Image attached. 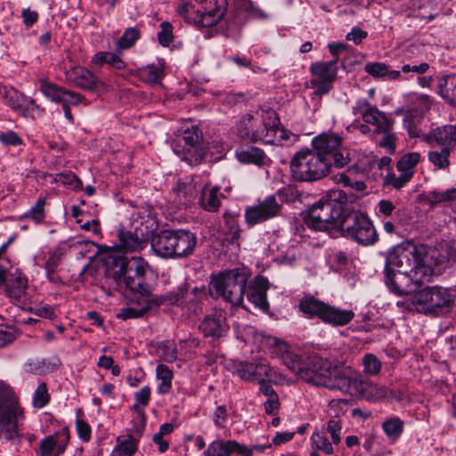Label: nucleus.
<instances>
[{"instance_id":"1","label":"nucleus","mask_w":456,"mask_h":456,"mask_svg":"<svg viewBox=\"0 0 456 456\" xmlns=\"http://www.w3.org/2000/svg\"><path fill=\"white\" fill-rule=\"evenodd\" d=\"M262 339L267 345L275 346L276 355L298 379L316 387L341 392L343 377L348 366L333 364L317 355L303 357L289 349L286 343L272 336H262Z\"/></svg>"},{"instance_id":"2","label":"nucleus","mask_w":456,"mask_h":456,"mask_svg":"<svg viewBox=\"0 0 456 456\" xmlns=\"http://www.w3.org/2000/svg\"><path fill=\"white\" fill-rule=\"evenodd\" d=\"M147 264L141 257H132L123 260L119 269L115 273V279L118 285H124L134 294V299L141 305L140 307L128 306L121 308L117 317L121 320L142 317L150 309L159 307L153 299L159 295L151 293V286L145 282Z\"/></svg>"},{"instance_id":"3","label":"nucleus","mask_w":456,"mask_h":456,"mask_svg":"<svg viewBox=\"0 0 456 456\" xmlns=\"http://www.w3.org/2000/svg\"><path fill=\"white\" fill-rule=\"evenodd\" d=\"M280 120L273 110H259L241 116L233 129L241 139L265 144L276 143Z\"/></svg>"},{"instance_id":"4","label":"nucleus","mask_w":456,"mask_h":456,"mask_svg":"<svg viewBox=\"0 0 456 456\" xmlns=\"http://www.w3.org/2000/svg\"><path fill=\"white\" fill-rule=\"evenodd\" d=\"M24 410L12 387L0 380V440L20 441V426L24 420Z\"/></svg>"},{"instance_id":"5","label":"nucleus","mask_w":456,"mask_h":456,"mask_svg":"<svg viewBox=\"0 0 456 456\" xmlns=\"http://www.w3.org/2000/svg\"><path fill=\"white\" fill-rule=\"evenodd\" d=\"M455 298V289L433 286L426 287L408 298L397 301L396 305L409 312L437 314L442 309L450 307Z\"/></svg>"},{"instance_id":"6","label":"nucleus","mask_w":456,"mask_h":456,"mask_svg":"<svg viewBox=\"0 0 456 456\" xmlns=\"http://www.w3.org/2000/svg\"><path fill=\"white\" fill-rule=\"evenodd\" d=\"M197 236L189 230H165L151 239V248L163 258H184L192 255Z\"/></svg>"},{"instance_id":"7","label":"nucleus","mask_w":456,"mask_h":456,"mask_svg":"<svg viewBox=\"0 0 456 456\" xmlns=\"http://www.w3.org/2000/svg\"><path fill=\"white\" fill-rule=\"evenodd\" d=\"M342 191H332L329 198H322L308 210L305 224L314 231H329L339 228L344 210L341 201Z\"/></svg>"},{"instance_id":"8","label":"nucleus","mask_w":456,"mask_h":456,"mask_svg":"<svg viewBox=\"0 0 456 456\" xmlns=\"http://www.w3.org/2000/svg\"><path fill=\"white\" fill-rule=\"evenodd\" d=\"M247 281V273L240 268H234L213 274L208 289L212 295L222 297L232 305H240Z\"/></svg>"},{"instance_id":"9","label":"nucleus","mask_w":456,"mask_h":456,"mask_svg":"<svg viewBox=\"0 0 456 456\" xmlns=\"http://www.w3.org/2000/svg\"><path fill=\"white\" fill-rule=\"evenodd\" d=\"M290 170L297 181L316 182L326 177L331 168L312 148H304L293 156Z\"/></svg>"},{"instance_id":"10","label":"nucleus","mask_w":456,"mask_h":456,"mask_svg":"<svg viewBox=\"0 0 456 456\" xmlns=\"http://www.w3.org/2000/svg\"><path fill=\"white\" fill-rule=\"evenodd\" d=\"M311 148L330 168H343L351 162V153L343 144V138L335 133H322L311 141Z\"/></svg>"},{"instance_id":"11","label":"nucleus","mask_w":456,"mask_h":456,"mask_svg":"<svg viewBox=\"0 0 456 456\" xmlns=\"http://www.w3.org/2000/svg\"><path fill=\"white\" fill-rule=\"evenodd\" d=\"M343 378L341 393L344 395L370 403L381 401L388 396L389 389L387 387L372 382L350 366Z\"/></svg>"},{"instance_id":"12","label":"nucleus","mask_w":456,"mask_h":456,"mask_svg":"<svg viewBox=\"0 0 456 456\" xmlns=\"http://www.w3.org/2000/svg\"><path fill=\"white\" fill-rule=\"evenodd\" d=\"M424 140L431 146H441L428 154V161L436 168L445 170L450 166L452 148L456 146V126L437 127L425 134Z\"/></svg>"},{"instance_id":"13","label":"nucleus","mask_w":456,"mask_h":456,"mask_svg":"<svg viewBox=\"0 0 456 456\" xmlns=\"http://www.w3.org/2000/svg\"><path fill=\"white\" fill-rule=\"evenodd\" d=\"M338 231H340L343 236L363 246L373 245L379 239L370 219L360 211L345 212Z\"/></svg>"},{"instance_id":"14","label":"nucleus","mask_w":456,"mask_h":456,"mask_svg":"<svg viewBox=\"0 0 456 456\" xmlns=\"http://www.w3.org/2000/svg\"><path fill=\"white\" fill-rule=\"evenodd\" d=\"M432 273V267H419L415 272L385 268V282L393 293L411 297Z\"/></svg>"},{"instance_id":"15","label":"nucleus","mask_w":456,"mask_h":456,"mask_svg":"<svg viewBox=\"0 0 456 456\" xmlns=\"http://www.w3.org/2000/svg\"><path fill=\"white\" fill-rule=\"evenodd\" d=\"M419 267L431 266L426 262L423 249L411 242L398 244L387 255L385 268L415 272Z\"/></svg>"},{"instance_id":"16","label":"nucleus","mask_w":456,"mask_h":456,"mask_svg":"<svg viewBox=\"0 0 456 456\" xmlns=\"http://www.w3.org/2000/svg\"><path fill=\"white\" fill-rule=\"evenodd\" d=\"M207 297L206 288L194 287L188 291V285L183 283L175 289L160 294L153 299L157 305H175L182 307L188 314L197 315L201 311V303Z\"/></svg>"},{"instance_id":"17","label":"nucleus","mask_w":456,"mask_h":456,"mask_svg":"<svg viewBox=\"0 0 456 456\" xmlns=\"http://www.w3.org/2000/svg\"><path fill=\"white\" fill-rule=\"evenodd\" d=\"M132 224L134 231L121 232L119 235L118 248L125 253L143 249L157 229L155 220L149 214L134 218Z\"/></svg>"},{"instance_id":"18","label":"nucleus","mask_w":456,"mask_h":456,"mask_svg":"<svg viewBox=\"0 0 456 456\" xmlns=\"http://www.w3.org/2000/svg\"><path fill=\"white\" fill-rule=\"evenodd\" d=\"M282 209L281 198L271 194L258 200L257 203L245 208L244 218L248 227H254L281 215Z\"/></svg>"},{"instance_id":"19","label":"nucleus","mask_w":456,"mask_h":456,"mask_svg":"<svg viewBox=\"0 0 456 456\" xmlns=\"http://www.w3.org/2000/svg\"><path fill=\"white\" fill-rule=\"evenodd\" d=\"M233 373L245 381H256L260 377H266L269 381L281 383L283 376L265 362L248 361L234 363Z\"/></svg>"},{"instance_id":"20","label":"nucleus","mask_w":456,"mask_h":456,"mask_svg":"<svg viewBox=\"0 0 456 456\" xmlns=\"http://www.w3.org/2000/svg\"><path fill=\"white\" fill-rule=\"evenodd\" d=\"M353 113L360 115L366 124L372 125L375 127V134L393 128L394 121L376 106L371 105L367 99H359L353 107Z\"/></svg>"},{"instance_id":"21","label":"nucleus","mask_w":456,"mask_h":456,"mask_svg":"<svg viewBox=\"0 0 456 456\" xmlns=\"http://www.w3.org/2000/svg\"><path fill=\"white\" fill-rule=\"evenodd\" d=\"M0 97L6 106L25 118L31 112L41 110L34 99L12 86H1Z\"/></svg>"},{"instance_id":"22","label":"nucleus","mask_w":456,"mask_h":456,"mask_svg":"<svg viewBox=\"0 0 456 456\" xmlns=\"http://www.w3.org/2000/svg\"><path fill=\"white\" fill-rule=\"evenodd\" d=\"M248 445L236 440L216 439L203 452V456H250Z\"/></svg>"},{"instance_id":"23","label":"nucleus","mask_w":456,"mask_h":456,"mask_svg":"<svg viewBox=\"0 0 456 456\" xmlns=\"http://www.w3.org/2000/svg\"><path fill=\"white\" fill-rule=\"evenodd\" d=\"M69 442V433L64 428L43 438L37 453L39 456H61L62 455Z\"/></svg>"},{"instance_id":"24","label":"nucleus","mask_w":456,"mask_h":456,"mask_svg":"<svg viewBox=\"0 0 456 456\" xmlns=\"http://www.w3.org/2000/svg\"><path fill=\"white\" fill-rule=\"evenodd\" d=\"M200 5L201 20L200 28L216 25L225 14L227 10L226 0H195Z\"/></svg>"},{"instance_id":"25","label":"nucleus","mask_w":456,"mask_h":456,"mask_svg":"<svg viewBox=\"0 0 456 456\" xmlns=\"http://www.w3.org/2000/svg\"><path fill=\"white\" fill-rule=\"evenodd\" d=\"M268 289V281L264 278H257L253 283H250L245 288L244 294L246 293L248 302H250L256 308L264 312L269 308V304L266 298V291Z\"/></svg>"},{"instance_id":"26","label":"nucleus","mask_w":456,"mask_h":456,"mask_svg":"<svg viewBox=\"0 0 456 456\" xmlns=\"http://www.w3.org/2000/svg\"><path fill=\"white\" fill-rule=\"evenodd\" d=\"M65 77L69 84L88 91L94 90L98 81L90 70L81 66L70 68L65 72Z\"/></svg>"},{"instance_id":"27","label":"nucleus","mask_w":456,"mask_h":456,"mask_svg":"<svg viewBox=\"0 0 456 456\" xmlns=\"http://www.w3.org/2000/svg\"><path fill=\"white\" fill-rule=\"evenodd\" d=\"M200 330L205 337L221 338L227 331L225 318L221 313L208 315L200 322Z\"/></svg>"},{"instance_id":"28","label":"nucleus","mask_w":456,"mask_h":456,"mask_svg":"<svg viewBox=\"0 0 456 456\" xmlns=\"http://www.w3.org/2000/svg\"><path fill=\"white\" fill-rule=\"evenodd\" d=\"M354 317L352 310L341 309L326 303L321 321L334 327H340L348 324Z\"/></svg>"},{"instance_id":"29","label":"nucleus","mask_w":456,"mask_h":456,"mask_svg":"<svg viewBox=\"0 0 456 456\" xmlns=\"http://www.w3.org/2000/svg\"><path fill=\"white\" fill-rule=\"evenodd\" d=\"M338 60L330 61H317L310 66V72L313 75V82L333 83L338 73Z\"/></svg>"},{"instance_id":"30","label":"nucleus","mask_w":456,"mask_h":456,"mask_svg":"<svg viewBox=\"0 0 456 456\" xmlns=\"http://www.w3.org/2000/svg\"><path fill=\"white\" fill-rule=\"evenodd\" d=\"M144 424L136 427L137 437L132 435L119 436L117 438V445L112 450L110 456H133L137 450L138 439L142 436Z\"/></svg>"},{"instance_id":"31","label":"nucleus","mask_w":456,"mask_h":456,"mask_svg":"<svg viewBox=\"0 0 456 456\" xmlns=\"http://www.w3.org/2000/svg\"><path fill=\"white\" fill-rule=\"evenodd\" d=\"M171 147L173 152L180 158V159L187 162L191 166L199 164L204 157L203 151L188 147L181 138L174 140L171 143Z\"/></svg>"},{"instance_id":"32","label":"nucleus","mask_w":456,"mask_h":456,"mask_svg":"<svg viewBox=\"0 0 456 456\" xmlns=\"http://www.w3.org/2000/svg\"><path fill=\"white\" fill-rule=\"evenodd\" d=\"M175 13L186 23L200 28L201 20L200 6L196 7L191 0H180L175 6Z\"/></svg>"},{"instance_id":"33","label":"nucleus","mask_w":456,"mask_h":456,"mask_svg":"<svg viewBox=\"0 0 456 456\" xmlns=\"http://www.w3.org/2000/svg\"><path fill=\"white\" fill-rule=\"evenodd\" d=\"M235 155L237 159L244 164L265 166L269 161L264 151L256 147L240 148Z\"/></svg>"},{"instance_id":"34","label":"nucleus","mask_w":456,"mask_h":456,"mask_svg":"<svg viewBox=\"0 0 456 456\" xmlns=\"http://www.w3.org/2000/svg\"><path fill=\"white\" fill-rule=\"evenodd\" d=\"M165 76V65L162 62L143 66L137 70V77L149 85H158Z\"/></svg>"},{"instance_id":"35","label":"nucleus","mask_w":456,"mask_h":456,"mask_svg":"<svg viewBox=\"0 0 456 456\" xmlns=\"http://www.w3.org/2000/svg\"><path fill=\"white\" fill-rule=\"evenodd\" d=\"M222 198L219 187L204 188L199 204L206 211L216 212L220 208Z\"/></svg>"},{"instance_id":"36","label":"nucleus","mask_w":456,"mask_h":456,"mask_svg":"<svg viewBox=\"0 0 456 456\" xmlns=\"http://www.w3.org/2000/svg\"><path fill=\"white\" fill-rule=\"evenodd\" d=\"M326 303L313 296H305L298 303L299 310L308 318H319L321 320Z\"/></svg>"},{"instance_id":"37","label":"nucleus","mask_w":456,"mask_h":456,"mask_svg":"<svg viewBox=\"0 0 456 456\" xmlns=\"http://www.w3.org/2000/svg\"><path fill=\"white\" fill-rule=\"evenodd\" d=\"M364 70L376 78L387 80L403 79L400 70H390L388 66L383 62H369L364 66Z\"/></svg>"},{"instance_id":"38","label":"nucleus","mask_w":456,"mask_h":456,"mask_svg":"<svg viewBox=\"0 0 456 456\" xmlns=\"http://www.w3.org/2000/svg\"><path fill=\"white\" fill-rule=\"evenodd\" d=\"M61 362L58 358H41L30 360L26 363L27 370L34 374L42 375L56 370Z\"/></svg>"},{"instance_id":"39","label":"nucleus","mask_w":456,"mask_h":456,"mask_svg":"<svg viewBox=\"0 0 456 456\" xmlns=\"http://www.w3.org/2000/svg\"><path fill=\"white\" fill-rule=\"evenodd\" d=\"M422 159L423 158L419 152H407L398 159L396 169L398 172H403L412 178L417 166Z\"/></svg>"},{"instance_id":"40","label":"nucleus","mask_w":456,"mask_h":456,"mask_svg":"<svg viewBox=\"0 0 456 456\" xmlns=\"http://www.w3.org/2000/svg\"><path fill=\"white\" fill-rule=\"evenodd\" d=\"M118 53L117 52H98L92 57L91 61L94 66L100 67L103 64H108L118 70H121L126 68V63L119 57Z\"/></svg>"},{"instance_id":"41","label":"nucleus","mask_w":456,"mask_h":456,"mask_svg":"<svg viewBox=\"0 0 456 456\" xmlns=\"http://www.w3.org/2000/svg\"><path fill=\"white\" fill-rule=\"evenodd\" d=\"M382 430L391 443H395L404 430V422L396 416L385 419L381 425Z\"/></svg>"},{"instance_id":"42","label":"nucleus","mask_w":456,"mask_h":456,"mask_svg":"<svg viewBox=\"0 0 456 456\" xmlns=\"http://www.w3.org/2000/svg\"><path fill=\"white\" fill-rule=\"evenodd\" d=\"M156 378L159 381L157 392L159 395L168 394L172 389L174 373L165 364H158L156 367Z\"/></svg>"},{"instance_id":"43","label":"nucleus","mask_w":456,"mask_h":456,"mask_svg":"<svg viewBox=\"0 0 456 456\" xmlns=\"http://www.w3.org/2000/svg\"><path fill=\"white\" fill-rule=\"evenodd\" d=\"M141 37V31L136 27L127 28L116 43L115 50L117 53H122L134 45Z\"/></svg>"},{"instance_id":"44","label":"nucleus","mask_w":456,"mask_h":456,"mask_svg":"<svg viewBox=\"0 0 456 456\" xmlns=\"http://www.w3.org/2000/svg\"><path fill=\"white\" fill-rule=\"evenodd\" d=\"M456 200V188L445 191H431L426 195V202L434 208L437 205L445 204Z\"/></svg>"},{"instance_id":"45","label":"nucleus","mask_w":456,"mask_h":456,"mask_svg":"<svg viewBox=\"0 0 456 456\" xmlns=\"http://www.w3.org/2000/svg\"><path fill=\"white\" fill-rule=\"evenodd\" d=\"M439 94L449 103L456 105V75L444 77L439 84Z\"/></svg>"},{"instance_id":"46","label":"nucleus","mask_w":456,"mask_h":456,"mask_svg":"<svg viewBox=\"0 0 456 456\" xmlns=\"http://www.w3.org/2000/svg\"><path fill=\"white\" fill-rule=\"evenodd\" d=\"M40 91L43 95L52 102L61 103L65 88L58 86L57 84L47 81L45 78L39 80Z\"/></svg>"},{"instance_id":"47","label":"nucleus","mask_w":456,"mask_h":456,"mask_svg":"<svg viewBox=\"0 0 456 456\" xmlns=\"http://www.w3.org/2000/svg\"><path fill=\"white\" fill-rule=\"evenodd\" d=\"M362 366L365 378L376 377L380 373L382 363L375 354L369 353L362 356Z\"/></svg>"},{"instance_id":"48","label":"nucleus","mask_w":456,"mask_h":456,"mask_svg":"<svg viewBox=\"0 0 456 456\" xmlns=\"http://www.w3.org/2000/svg\"><path fill=\"white\" fill-rule=\"evenodd\" d=\"M50 177L52 183H61L72 190H81L83 186L82 181L71 171L50 175Z\"/></svg>"},{"instance_id":"49","label":"nucleus","mask_w":456,"mask_h":456,"mask_svg":"<svg viewBox=\"0 0 456 456\" xmlns=\"http://www.w3.org/2000/svg\"><path fill=\"white\" fill-rule=\"evenodd\" d=\"M181 139L188 147L194 148L195 150L199 151H203L201 147L202 134L197 126H193L186 129L183 132V135L181 137Z\"/></svg>"},{"instance_id":"50","label":"nucleus","mask_w":456,"mask_h":456,"mask_svg":"<svg viewBox=\"0 0 456 456\" xmlns=\"http://www.w3.org/2000/svg\"><path fill=\"white\" fill-rule=\"evenodd\" d=\"M412 178L403 172L396 175L394 172H388L384 177V185L399 190L404 187Z\"/></svg>"},{"instance_id":"51","label":"nucleus","mask_w":456,"mask_h":456,"mask_svg":"<svg viewBox=\"0 0 456 456\" xmlns=\"http://www.w3.org/2000/svg\"><path fill=\"white\" fill-rule=\"evenodd\" d=\"M45 203L46 201L45 198H38L35 206L24 214V217L28 220L34 221L37 224L42 222L45 218Z\"/></svg>"},{"instance_id":"52","label":"nucleus","mask_w":456,"mask_h":456,"mask_svg":"<svg viewBox=\"0 0 456 456\" xmlns=\"http://www.w3.org/2000/svg\"><path fill=\"white\" fill-rule=\"evenodd\" d=\"M311 442L315 449L322 451L328 455H330L334 452L331 443L329 442L324 434H322L319 431H315L312 434Z\"/></svg>"},{"instance_id":"53","label":"nucleus","mask_w":456,"mask_h":456,"mask_svg":"<svg viewBox=\"0 0 456 456\" xmlns=\"http://www.w3.org/2000/svg\"><path fill=\"white\" fill-rule=\"evenodd\" d=\"M225 227L229 230L232 243L238 241L240 234V228L238 224V216L229 212L224 214Z\"/></svg>"},{"instance_id":"54","label":"nucleus","mask_w":456,"mask_h":456,"mask_svg":"<svg viewBox=\"0 0 456 456\" xmlns=\"http://www.w3.org/2000/svg\"><path fill=\"white\" fill-rule=\"evenodd\" d=\"M60 264V258L56 255H52L44 264V268L45 270V274L48 281L52 283H59L61 279L59 275L56 273L57 267Z\"/></svg>"},{"instance_id":"55","label":"nucleus","mask_w":456,"mask_h":456,"mask_svg":"<svg viewBox=\"0 0 456 456\" xmlns=\"http://www.w3.org/2000/svg\"><path fill=\"white\" fill-rule=\"evenodd\" d=\"M50 401V395L45 383H41L34 392L32 404L35 408L41 409Z\"/></svg>"},{"instance_id":"56","label":"nucleus","mask_w":456,"mask_h":456,"mask_svg":"<svg viewBox=\"0 0 456 456\" xmlns=\"http://www.w3.org/2000/svg\"><path fill=\"white\" fill-rule=\"evenodd\" d=\"M159 352L160 357L167 362H175L178 356L176 346L173 341L161 342L159 346Z\"/></svg>"},{"instance_id":"57","label":"nucleus","mask_w":456,"mask_h":456,"mask_svg":"<svg viewBox=\"0 0 456 456\" xmlns=\"http://www.w3.org/2000/svg\"><path fill=\"white\" fill-rule=\"evenodd\" d=\"M333 181L338 184H342L344 187L354 189L357 191H363L366 189V184L362 181H352V179L346 174H339L333 177Z\"/></svg>"},{"instance_id":"58","label":"nucleus","mask_w":456,"mask_h":456,"mask_svg":"<svg viewBox=\"0 0 456 456\" xmlns=\"http://www.w3.org/2000/svg\"><path fill=\"white\" fill-rule=\"evenodd\" d=\"M151 395V389L149 386L142 387L134 393V403L133 409L137 411L139 408H144L149 404Z\"/></svg>"},{"instance_id":"59","label":"nucleus","mask_w":456,"mask_h":456,"mask_svg":"<svg viewBox=\"0 0 456 456\" xmlns=\"http://www.w3.org/2000/svg\"><path fill=\"white\" fill-rule=\"evenodd\" d=\"M159 42L162 46H168L174 40L173 26L168 21L160 24V31L158 33Z\"/></svg>"},{"instance_id":"60","label":"nucleus","mask_w":456,"mask_h":456,"mask_svg":"<svg viewBox=\"0 0 456 456\" xmlns=\"http://www.w3.org/2000/svg\"><path fill=\"white\" fill-rule=\"evenodd\" d=\"M326 432L330 436L332 443L338 444L341 442L342 425L338 419H330L326 424Z\"/></svg>"},{"instance_id":"61","label":"nucleus","mask_w":456,"mask_h":456,"mask_svg":"<svg viewBox=\"0 0 456 456\" xmlns=\"http://www.w3.org/2000/svg\"><path fill=\"white\" fill-rule=\"evenodd\" d=\"M327 262L332 265L343 266L347 264V255L346 252L337 248H330L327 251Z\"/></svg>"},{"instance_id":"62","label":"nucleus","mask_w":456,"mask_h":456,"mask_svg":"<svg viewBox=\"0 0 456 456\" xmlns=\"http://www.w3.org/2000/svg\"><path fill=\"white\" fill-rule=\"evenodd\" d=\"M378 134H383L379 144L380 147L387 149L388 152L393 153L396 149L397 136L392 132V129H388L386 132L378 133Z\"/></svg>"},{"instance_id":"63","label":"nucleus","mask_w":456,"mask_h":456,"mask_svg":"<svg viewBox=\"0 0 456 456\" xmlns=\"http://www.w3.org/2000/svg\"><path fill=\"white\" fill-rule=\"evenodd\" d=\"M28 287V280L25 276L19 274L16 276L14 280V289H12L9 288V285L6 286V289L9 297H20L26 290Z\"/></svg>"},{"instance_id":"64","label":"nucleus","mask_w":456,"mask_h":456,"mask_svg":"<svg viewBox=\"0 0 456 456\" xmlns=\"http://www.w3.org/2000/svg\"><path fill=\"white\" fill-rule=\"evenodd\" d=\"M0 142L4 146H19L23 144L21 137L12 130L0 132Z\"/></svg>"}]
</instances>
